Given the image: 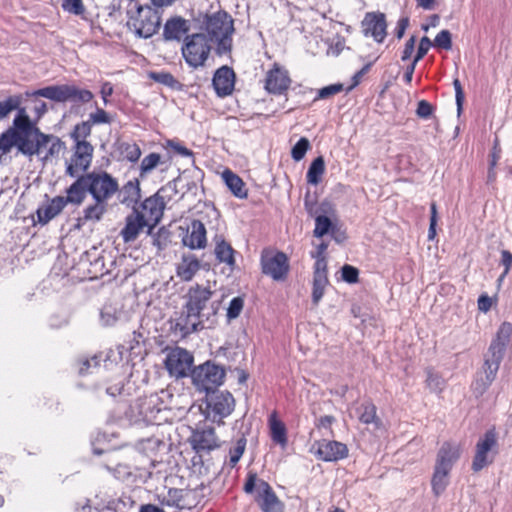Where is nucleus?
<instances>
[{"label":"nucleus","instance_id":"nucleus-15","mask_svg":"<svg viewBox=\"0 0 512 512\" xmlns=\"http://www.w3.org/2000/svg\"><path fill=\"white\" fill-rule=\"evenodd\" d=\"M235 399L228 391H213L206 397V418L218 425L223 424V419L234 410Z\"/></svg>","mask_w":512,"mask_h":512},{"label":"nucleus","instance_id":"nucleus-29","mask_svg":"<svg viewBox=\"0 0 512 512\" xmlns=\"http://www.w3.org/2000/svg\"><path fill=\"white\" fill-rule=\"evenodd\" d=\"M201 268V262L194 254H183L176 265V275L184 282L191 281Z\"/></svg>","mask_w":512,"mask_h":512},{"label":"nucleus","instance_id":"nucleus-31","mask_svg":"<svg viewBox=\"0 0 512 512\" xmlns=\"http://www.w3.org/2000/svg\"><path fill=\"white\" fill-rule=\"evenodd\" d=\"M221 178L236 198L246 199L248 197V189L246 188L245 182L231 169H224L221 173Z\"/></svg>","mask_w":512,"mask_h":512},{"label":"nucleus","instance_id":"nucleus-10","mask_svg":"<svg viewBox=\"0 0 512 512\" xmlns=\"http://www.w3.org/2000/svg\"><path fill=\"white\" fill-rule=\"evenodd\" d=\"M233 24L232 17L224 10L206 15L204 19L207 36L211 39V42L216 41L223 48L231 44V36L234 32Z\"/></svg>","mask_w":512,"mask_h":512},{"label":"nucleus","instance_id":"nucleus-60","mask_svg":"<svg viewBox=\"0 0 512 512\" xmlns=\"http://www.w3.org/2000/svg\"><path fill=\"white\" fill-rule=\"evenodd\" d=\"M415 44H416V37L412 35L404 45V49L401 54V60L407 61L411 58L414 50H415Z\"/></svg>","mask_w":512,"mask_h":512},{"label":"nucleus","instance_id":"nucleus-46","mask_svg":"<svg viewBox=\"0 0 512 512\" xmlns=\"http://www.w3.org/2000/svg\"><path fill=\"white\" fill-rule=\"evenodd\" d=\"M310 148L309 140L306 137H301L291 149L292 159L297 162L302 160Z\"/></svg>","mask_w":512,"mask_h":512},{"label":"nucleus","instance_id":"nucleus-58","mask_svg":"<svg viewBox=\"0 0 512 512\" xmlns=\"http://www.w3.org/2000/svg\"><path fill=\"white\" fill-rule=\"evenodd\" d=\"M434 111V107L426 100H421L418 102L416 114L420 118L427 119L429 118Z\"/></svg>","mask_w":512,"mask_h":512},{"label":"nucleus","instance_id":"nucleus-51","mask_svg":"<svg viewBox=\"0 0 512 512\" xmlns=\"http://www.w3.org/2000/svg\"><path fill=\"white\" fill-rule=\"evenodd\" d=\"M341 278L348 284H355L359 281V270L358 268L345 264L341 268Z\"/></svg>","mask_w":512,"mask_h":512},{"label":"nucleus","instance_id":"nucleus-63","mask_svg":"<svg viewBox=\"0 0 512 512\" xmlns=\"http://www.w3.org/2000/svg\"><path fill=\"white\" fill-rule=\"evenodd\" d=\"M124 190L126 193L131 194L133 198L139 197L140 187L137 179L128 181L124 185Z\"/></svg>","mask_w":512,"mask_h":512},{"label":"nucleus","instance_id":"nucleus-62","mask_svg":"<svg viewBox=\"0 0 512 512\" xmlns=\"http://www.w3.org/2000/svg\"><path fill=\"white\" fill-rule=\"evenodd\" d=\"M408 26H409V18L408 17L399 18V20L397 21L396 27L394 29V34L397 39L400 40L404 36L405 31L408 28Z\"/></svg>","mask_w":512,"mask_h":512},{"label":"nucleus","instance_id":"nucleus-40","mask_svg":"<svg viewBox=\"0 0 512 512\" xmlns=\"http://www.w3.org/2000/svg\"><path fill=\"white\" fill-rule=\"evenodd\" d=\"M426 372V387L433 393L441 394L446 386V381L442 375L435 372L433 368H427Z\"/></svg>","mask_w":512,"mask_h":512},{"label":"nucleus","instance_id":"nucleus-48","mask_svg":"<svg viewBox=\"0 0 512 512\" xmlns=\"http://www.w3.org/2000/svg\"><path fill=\"white\" fill-rule=\"evenodd\" d=\"M62 9L69 14L83 16L86 12L83 0H63Z\"/></svg>","mask_w":512,"mask_h":512},{"label":"nucleus","instance_id":"nucleus-24","mask_svg":"<svg viewBox=\"0 0 512 512\" xmlns=\"http://www.w3.org/2000/svg\"><path fill=\"white\" fill-rule=\"evenodd\" d=\"M235 77L234 70L227 65L221 66L215 71L212 85L217 96L223 98L233 93Z\"/></svg>","mask_w":512,"mask_h":512},{"label":"nucleus","instance_id":"nucleus-30","mask_svg":"<svg viewBox=\"0 0 512 512\" xmlns=\"http://www.w3.org/2000/svg\"><path fill=\"white\" fill-rule=\"evenodd\" d=\"M160 167L162 172L167 171L171 167V157L168 156L164 158L162 155L156 152H151L146 155L140 164L139 167V176L140 178H146L151 172Z\"/></svg>","mask_w":512,"mask_h":512},{"label":"nucleus","instance_id":"nucleus-52","mask_svg":"<svg viewBox=\"0 0 512 512\" xmlns=\"http://www.w3.org/2000/svg\"><path fill=\"white\" fill-rule=\"evenodd\" d=\"M434 46L445 50L452 48L451 33L448 30H441L434 39Z\"/></svg>","mask_w":512,"mask_h":512},{"label":"nucleus","instance_id":"nucleus-28","mask_svg":"<svg viewBox=\"0 0 512 512\" xmlns=\"http://www.w3.org/2000/svg\"><path fill=\"white\" fill-rule=\"evenodd\" d=\"M47 147V151L43 157L44 161L59 158L60 154L66 149V144L59 137L53 134L39 133L38 155L41 149Z\"/></svg>","mask_w":512,"mask_h":512},{"label":"nucleus","instance_id":"nucleus-47","mask_svg":"<svg viewBox=\"0 0 512 512\" xmlns=\"http://www.w3.org/2000/svg\"><path fill=\"white\" fill-rule=\"evenodd\" d=\"M246 448V439L244 437H241L237 440L234 447H232L229 451V465L231 467L236 466V464L241 459L242 455L245 452Z\"/></svg>","mask_w":512,"mask_h":512},{"label":"nucleus","instance_id":"nucleus-8","mask_svg":"<svg viewBox=\"0 0 512 512\" xmlns=\"http://www.w3.org/2000/svg\"><path fill=\"white\" fill-rule=\"evenodd\" d=\"M214 294L215 291L210 286L196 283L189 287L184 296V309L190 310L203 320H208L218 311V304L212 301Z\"/></svg>","mask_w":512,"mask_h":512},{"label":"nucleus","instance_id":"nucleus-33","mask_svg":"<svg viewBox=\"0 0 512 512\" xmlns=\"http://www.w3.org/2000/svg\"><path fill=\"white\" fill-rule=\"evenodd\" d=\"M215 248L214 253L216 259L225 263L230 268H234L236 265L235 250L229 242H227L222 235H216L214 237Z\"/></svg>","mask_w":512,"mask_h":512},{"label":"nucleus","instance_id":"nucleus-55","mask_svg":"<svg viewBox=\"0 0 512 512\" xmlns=\"http://www.w3.org/2000/svg\"><path fill=\"white\" fill-rule=\"evenodd\" d=\"M313 278H328L327 258H314Z\"/></svg>","mask_w":512,"mask_h":512},{"label":"nucleus","instance_id":"nucleus-53","mask_svg":"<svg viewBox=\"0 0 512 512\" xmlns=\"http://www.w3.org/2000/svg\"><path fill=\"white\" fill-rule=\"evenodd\" d=\"M497 300V296L489 297L486 293L481 294L477 300L478 310L483 313L489 312L492 306L497 304Z\"/></svg>","mask_w":512,"mask_h":512},{"label":"nucleus","instance_id":"nucleus-3","mask_svg":"<svg viewBox=\"0 0 512 512\" xmlns=\"http://www.w3.org/2000/svg\"><path fill=\"white\" fill-rule=\"evenodd\" d=\"M39 128L24 109L15 116L12 126L0 135V152L9 153L13 147L28 157L38 155Z\"/></svg>","mask_w":512,"mask_h":512},{"label":"nucleus","instance_id":"nucleus-37","mask_svg":"<svg viewBox=\"0 0 512 512\" xmlns=\"http://www.w3.org/2000/svg\"><path fill=\"white\" fill-rule=\"evenodd\" d=\"M111 122H112V118L109 115V113L106 112L102 108H97L95 112L89 114L88 120L77 123L73 128H78V127L86 125V126H88V131H89V136H90L92 133L93 125L110 124Z\"/></svg>","mask_w":512,"mask_h":512},{"label":"nucleus","instance_id":"nucleus-64","mask_svg":"<svg viewBox=\"0 0 512 512\" xmlns=\"http://www.w3.org/2000/svg\"><path fill=\"white\" fill-rule=\"evenodd\" d=\"M170 147L172 148V150L174 152H176L177 154L181 155V156H184V157H193V152L188 149L187 147L179 144V143H174V142H170Z\"/></svg>","mask_w":512,"mask_h":512},{"label":"nucleus","instance_id":"nucleus-59","mask_svg":"<svg viewBox=\"0 0 512 512\" xmlns=\"http://www.w3.org/2000/svg\"><path fill=\"white\" fill-rule=\"evenodd\" d=\"M430 212H431V216H430V225H429V230H428V238L430 240H432V239H434V237L436 235V225H437V205L435 202L431 203Z\"/></svg>","mask_w":512,"mask_h":512},{"label":"nucleus","instance_id":"nucleus-57","mask_svg":"<svg viewBox=\"0 0 512 512\" xmlns=\"http://www.w3.org/2000/svg\"><path fill=\"white\" fill-rule=\"evenodd\" d=\"M501 264L504 266V271L500 275L498 282H502V280L507 276L512 267V253L508 250L501 251Z\"/></svg>","mask_w":512,"mask_h":512},{"label":"nucleus","instance_id":"nucleus-54","mask_svg":"<svg viewBox=\"0 0 512 512\" xmlns=\"http://www.w3.org/2000/svg\"><path fill=\"white\" fill-rule=\"evenodd\" d=\"M244 306V300L241 297H234L229 304L227 309V317L229 319L237 318Z\"/></svg>","mask_w":512,"mask_h":512},{"label":"nucleus","instance_id":"nucleus-43","mask_svg":"<svg viewBox=\"0 0 512 512\" xmlns=\"http://www.w3.org/2000/svg\"><path fill=\"white\" fill-rule=\"evenodd\" d=\"M20 103V96H9L4 101H0V121L7 117L12 111L18 109Z\"/></svg>","mask_w":512,"mask_h":512},{"label":"nucleus","instance_id":"nucleus-36","mask_svg":"<svg viewBox=\"0 0 512 512\" xmlns=\"http://www.w3.org/2000/svg\"><path fill=\"white\" fill-rule=\"evenodd\" d=\"M190 491L185 489L170 488L167 494L160 499V503L169 507H176L178 509L190 508L186 503V498Z\"/></svg>","mask_w":512,"mask_h":512},{"label":"nucleus","instance_id":"nucleus-21","mask_svg":"<svg viewBox=\"0 0 512 512\" xmlns=\"http://www.w3.org/2000/svg\"><path fill=\"white\" fill-rule=\"evenodd\" d=\"M503 357L504 355L500 354L499 351L495 352L488 350V357L484 360L482 366L484 377L477 378L473 384L475 391L480 395L485 393L496 379Z\"/></svg>","mask_w":512,"mask_h":512},{"label":"nucleus","instance_id":"nucleus-4","mask_svg":"<svg viewBox=\"0 0 512 512\" xmlns=\"http://www.w3.org/2000/svg\"><path fill=\"white\" fill-rule=\"evenodd\" d=\"M89 137L88 126L84 125L73 128L70 132V138L73 140L72 154L66 162L65 174L70 177H79L84 175L91 166L94 147L87 140Z\"/></svg>","mask_w":512,"mask_h":512},{"label":"nucleus","instance_id":"nucleus-16","mask_svg":"<svg viewBox=\"0 0 512 512\" xmlns=\"http://www.w3.org/2000/svg\"><path fill=\"white\" fill-rule=\"evenodd\" d=\"M361 33L366 38H372L382 44L387 37V17L381 11L366 12L360 23Z\"/></svg>","mask_w":512,"mask_h":512},{"label":"nucleus","instance_id":"nucleus-2","mask_svg":"<svg viewBox=\"0 0 512 512\" xmlns=\"http://www.w3.org/2000/svg\"><path fill=\"white\" fill-rule=\"evenodd\" d=\"M175 193V184L168 182L154 195L134 206L132 212L126 216L124 227L120 231L123 242H134L142 232L152 234L163 217L167 202Z\"/></svg>","mask_w":512,"mask_h":512},{"label":"nucleus","instance_id":"nucleus-27","mask_svg":"<svg viewBox=\"0 0 512 512\" xmlns=\"http://www.w3.org/2000/svg\"><path fill=\"white\" fill-rule=\"evenodd\" d=\"M207 232L205 225L197 219L191 221L186 234L182 238L184 246L192 249H204L207 246Z\"/></svg>","mask_w":512,"mask_h":512},{"label":"nucleus","instance_id":"nucleus-39","mask_svg":"<svg viewBox=\"0 0 512 512\" xmlns=\"http://www.w3.org/2000/svg\"><path fill=\"white\" fill-rule=\"evenodd\" d=\"M324 173L325 161L322 156H318L311 162L308 168L306 174L307 182L311 185H318L321 182Z\"/></svg>","mask_w":512,"mask_h":512},{"label":"nucleus","instance_id":"nucleus-9","mask_svg":"<svg viewBox=\"0 0 512 512\" xmlns=\"http://www.w3.org/2000/svg\"><path fill=\"white\" fill-rule=\"evenodd\" d=\"M212 50L211 39L205 33H193L184 38L181 48L186 64L191 68L205 65Z\"/></svg>","mask_w":512,"mask_h":512},{"label":"nucleus","instance_id":"nucleus-18","mask_svg":"<svg viewBox=\"0 0 512 512\" xmlns=\"http://www.w3.org/2000/svg\"><path fill=\"white\" fill-rule=\"evenodd\" d=\"M292 80L288 70L279 63H273L264 77V89L274 95L284 94L291 86Z\"/></svg>","mask_w":512,"mask_h":512},{"label":"nucleus","instance_id":"nucleus-50","mask_svg":"<svg viewBox=\"0 0 512 512\" xmlns=\"http://www.w3.org/2000/svg\"><path fill=\"white\" fill-rule=\"evenodd\" d=\"M343 90H344V86H343V84H340V83L325 86L318 90L317 96L314 100L317 101L319 99L331 98V97L339 94Z\"/></svg>","mask_w":512,"mask_h":512},{"label":"nucleus","instance_id":"nucleus-32","mask_svg":"<svg viewBox=\"0 0 512 512\" xmlns=\"http://www.w3.org/2000/svg\"><path fill=\"white\" fill-rule=\"evenodd\" d=\"M268 426L271 440L280 445L286 447L288 443L287 428L284 422L278 417L277 411H273L268 418Z\"/></svg>","mask_w":512,"mask_h":512},{"label":"nucleus","instance_id":"nucleus-12","mask_svg":"<svg viewBox=\"0 0 512 512\" xmlns=\"http://www.w3.org/2000/svg\"><path fill=\"white\" fill-rule=\"evenodd\" d=\"M498 454V436L495 428L487 430L475 445L471 464L473 472L477 473L491 465Z\"/></svg>","mask_w":512,"mask_h":512},{"label":"nucleus","instance_id":"nucleus-61","mask_svg":"<svg viewBox=\"0 0 512 512\" xmlns=\"http://www.w3.org/2000/svg\"><path fill=\"white\" fill-rule=\"evenodd\" d=\"M453 86L455 89V98H456V104L458 107V111L462 109L463 101H464V91L461 85V82L458 78L454 79Z\"/></svg>","mask_w":512,"mask_h":512},{"label":"nucleus","instance_id":"nucleus-25","mask_svg":"<svg viewBox=\"0 0 512 512\" xmlns=\"http://www.w3.org/2000/svg\"><path fill=\"white\" fill-rule=\"evenodd\" d=\"M190 31V21L182 16H171L168 18L163 26V39L165 41H184Z\"/></svg>","mask_w":512,"mask_h":512},{"label":"nucleus","instance_id":"nucleus-13","mask_svg":"<svg viewBox=\"0 0 512 512\" xmlns=\"http://www.w3.org/2000/svg\"><path fill=\"white\" fill-rule=\"evenodd\" d=\"M225 375V370L222 367L209 361L191 371L193 385L200 391H206L207 394L223 384Z\"/></svg>","mask_w":512,"mask_h":512},{"label":"nucleus","instance_id":"nucleus-35","mask_svg":"<svg viewBox=\"0 0 512 512\" xmlns=\"http://www.w3.org/2000/svg\"><path fill=\"white\" fill-rule=\"evenodd\" d=\"M512 335V323L504 321L499 326L495 338L492 340L489 351H499L500 354L504 355L507 344L510 341Z\"/></svg>","mask_w":512,"mask_h":512},{"label":"nucleus","instance_id":"nucleus-5","mask_svg":"<svg viewBox=\"0 0 512 512\" xmlns=\"http://www.w3.org/2000/svg\"><path fill=\"white\" fill-rule=\"evenodd\" d=\"M126 17L128 29L139 38L152 37L161 25L160 12L148 3H134L127 9Z\"/></svg>","mask_w":512,"mask_h":512},{"label":"nucleus","instance_id":"nucleus-1","mask_svg":"<svg viewBox=\"0 0 512 512\" xmlns=\"http://www.w3.org/2000/svg\"><path fill=\"white\" fill-rule=\"evenodd\" d=\"M72 197L79 206L84 203L87 194L93 202L82 210L76 219V227L82 228L87 224L100 222L108 212L109 201L119 190L118 180L106 171H92L80 175L71 185Z\"/></svg>","mask_w":512,"mask_h":512},{"label":"nucleus","instance_id":"nucleus-22","mask_svg":"<svg viewBox=\"0 0 512 512\" xmlns=\"http://www.w3.org/2000/svg\"><path fill=\"white\" fill-rule=\"evenodd\" d=\"M192 449L197 454L210 453L221 447V441L213 427H205L193 431L190 439Z\"/></svg>","mask_w":512,"mask_h":512},{"label":"nucleus","instance_id":"nucleus-45","mask_svg":"<svg viewBox=\"0 0 512 512\" xmlns=\"http://www.w3.org/2000/svg\"><path fill=\"white\" fill-rule=\"evenodd\" d=\"M329 284L328 278H313V287H312V302L316 306L322 299L325 288Z\"/></svg>","mask_w":512,"mask_h":512},{"label":"nucleus","instance_id":"nucleus-20","mask_svg":"<svg viewBox=\"0 0 512 512\" xmlns=\"http://www.w3.org/2000/svg\"><path fill=\"white\" fill-rule=\"evenodd\" d=\"M163 401L157 394H150L137 399L138 416L147 424L159 425L162 421Z\"/></svg>","mask_w":512,"mask_h":512},{"label":"nucleus","instance_id":"nucleus-11","mask_svg":"<svg viewBox=\"0 0 512 512\" xmlns=\"http://www.w3.org/2000/svg\"><path fill=\"white\" fill-rule=\"evenodd\" d=\"M33 96L43 97L55 102L72 101L76 103H88L94 95L90 90L80 89L75 85H52L40 88L32 93Z\"/></svg>","mask_w":512,"mask_h":512},{"label":"nucleus","instance_id":"nucleus-6","mask_svg":"<svg viewBox=\"0 0 512 512\" xmlns=\"http://www.w3.org/2000/svg\"><path fill=\"white\" fill-rule=\"evenodd\" d=\"M461 453V445L452 441H444L439 448L431 479L432 491L436 496L442 494L448 486L450 473Z\"/></svg>","mask_w":512,"mask_h":512},{"label":"nucleus","instance_id":"nucleus-14","mask_svg":"<svg viewBox=\"0 0 512 512\" xmlns=\"http://www.w3.org/2000/svg\"><path fill=\"white\" fill-rule=\"evenodd\" d=\"M260 265L262 273L275 281H284L290 270L289 259L284 252L264 248L261 252Z\"/></svg>","mask_w":512,"mask_h":512},{"label":"nucleus","instance_id":"nucleus-41","mask_svg":"<svg viewBox=\"0 0 512 512\" xmlns=\"http://www.w3.org/2000/svg\"><path fill=\"white\" fill-rule=\"evenodd\" d=\"M164 442L158 438H147L139 442V449L152 461H157L158 451L164 447Z\"/></svg>","mask_w":512,"mask_h":512},{"label":"nucleus","instance_id":"nucleus-7","mask_svg":"<svg viewBox=\"0 0 512 512\" xmlns=\"http://www.w3.org/2000/svg\"><path fill=\"white\" fill-rule=\"evenodd\" d=\"M243 490L246 494L255 493L254 500L262 512H284V503L271 485L259 478L256 472L247 473Z\"/></svg>","mask_w":512,"mask_h":512},{"label":"nucleus","instance_id":"nucleus-38","mask_svg":"<svg viewBox=\"0 0 512 512\" xmlns=\"http://www.w3.org/2000/svg\"><path fill=\"white\" fill-rule=\"evenodd\" d=\"M117 150L123 160L136 163L141 157V148L136 142H121Z\"/></svg>","mask_w":512,"mask_h":512},{"label":"nucleus","instance_id":"nucleus-44","mask_svg":"<svg viewBox=\"0 0 512 512\" xmlns=\"http://www.w3.org/2000/svg\"><path fill=\"white\" fill-rule=\"evenodd\" d=\"M333 225L329 217L325 215H318L315 217V228L313 234L315 237L321 238L326 235Z\"/></svg>","mask_w":512,"mask_h":512},{"label":"nucleus","instance_id":"nucleus-34","mask_svg":"<svg viewBox=\"0 0 512 512\" xmlns=\"http://www.w3.org/2000/svg\"><path fill=\"white\" fill-rule=\"evenodd\" d=\"M358 420L365 425L373 424L376 428L382 426V421L377 415V407L372 401H365L361 403L357 408Z\"/></svg>","mask_w":512,"mask_h":512},{"label":"nucleus","instance_id":"nucleus-19","mask_svg":"<svg viewBox=\"0 0 512 512\" xmlns=\"http://www.w3.org/2000/svg\"><path fill=\"white\" fill-rule=\"evenodd\" d=\"M194 358L186 349L176 347L166 357L165 366L171 376L182 378L191 370Z\"/></svg>","mask_w":512,"mask_h":512},{"label":"nucleus","instance_id":"nucleus-26","mask_svg":"<svg viewBox=\"0 0 512 512\" xmlns=\"http://www.w3.org/2000/svg\"><path fill=\"white\" fill-rule=\"evenodd\" d=\"M203 319L188 309H184L178 317L175 318L172 329L181 337H186L203 327Z\"/></svg>","mask_w":512,"mask_h":512},{"label":"nucleus","instance_id":"nucleus-23","mask_svg":"<svg viewBox=\"0 0 512 512\" xmlns=\"http://www.w3.org/2000/svg\"><path fill=\"white\" fill-rule=\"evenodd\" d=\"M315 455L318 459L325 462H334L344 459L348 456L346 444L335 440H320L316 444Z\"/></svg>","mask_w":512,"mask_h":512},{"label":"nucleus","instance_id":"nucleus-56","mask_svg":"<svg viewBox=\"0 0 512 512\" xmlns=\"http://www.w3.org/2000/svg\"><path fill=\"white\" fill-rule=\"evenodd\" d=\"M432 45L433 43L429 37L423 36L419 42V46L413 60L418 63L425 57Z\"/></svg>","mask_w":512,"mask_h":512},{"label":"nucleus","instance_id":"nucleus-42","mask_svg":"<svg viewBox=\"0 0 512 512\" xmlns=\"http://www.w3.org/2000/svg\"><path fill=\"white\" fill-rule=\"evenodd\" d=\"M148 76L154 82L174 90L180 89L182 86V84L170 72L152 71L148 74Z\"/></svg>","mask_w":512,"mask_h":512},{"label":"nucleus","instance_id":"nucleus-49","mask_svg":"<svg viewBox=\"0 0 512 512\" xmlns=\"http://www.w3.org/2000/svg\"><path fill=\"white\" fill-rule=\"evenodd\" d=\"M346 48V39L342 35L337 34L329 43L327 55L337 57Z\"/></svg>","mask_w":512,"mask_h":512},{"label":"nucleus","instance_id":"nucleus-17","mask_svg":"<svg viewBox=\"0 0 512 512\" xmlns=\"http://www.w3.org/2000/svg\"><path fill=\"white\" fill-rule=\"evenodd\" d=\"M67 204L79 206L77 200L72 197L71 186L66 189V196H56L36 210L37 223L48 224L63 211Z\"/></svg>","mask_w":512,"mask_h":512}]
</instances>
